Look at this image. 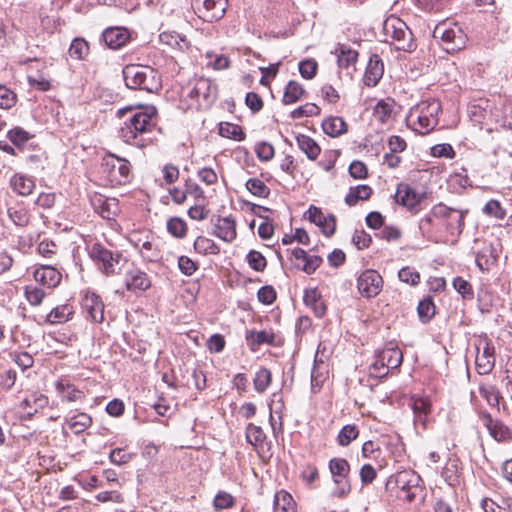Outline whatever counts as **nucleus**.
I'll return each instance as SVG.
<instances>
[{
    "label": "nucleus",
    "instance_id": "1",
    "mask_svg": "<svg viewBox=\"0 0 512 512\" xmlns=\"http://www.w3.org/2000/svg\"><path fill=\"white\" fill-rule=\"evenodd\" d=\"M155 114L153 107L138 109L124 121L118 132L119 137L127 144L146 147L153 141L151 134L156 126Z\"/></svg>",
    "mask_w": 512,
    "mask_h": 512
},
{
    "label": "nucleus",
    "instance_id": "2",
    "mask_svg": "<svg viewBox=\"0 0 512 512\" xmlns=\"http://www.w3.org/2000/svg\"><path fill=\"white\" fill-rule=\"evenodd\" d=\"M467 214L468 210L449 207L443 202L432 206V215L437 217L447 243L456 242L463 233Z\"/></svg>",
    "mask_w": 512,
    "mask_h": 512
},
{
    "label": "nucleus",
    "instance_id": "3",
    "mask_svg": "<svg viewBox=\"0 0 512 512\" xmlns=\"http://www.w3.org/2000/svg\"><path fill=\"white\" fill-rule=\"evenodd\" d=\"M123 77L129 89L144 90L149 93L161 88V79L156 70L150 66L131 64L123 69Z\"/></svg>",
    "mask_w": 512,
    "mask_h": 512
},
{
    "label": "nucleus",
    "instance_id": "4",
    "mask_svg": "<svg viewBox=\"0 0 512 512\" xmlns=\"http://www.w3.org/2000/svg\"><path fill=\"white\" fill-rule=\"evenodd\" d=\"M441 104L438 100L422 101L410 110L409 119L415 125V130L427 134L438 124V114Z\"/></svg>",
    "mask_w": 512,
    "mask_h": 512
},
{
    "label": "nucleus",
    "instance_id": "5",
    "mask_svg": "<svg viewBox=\"0 0 512 512\" xmlns=\"http://www.w3.org/2000/svg\"><path fill=\"white\" fill-rule=\"evenodd\" d=\"M385 42L394 43L398 50L411 51L415 48L412 32L406 23L396 16H389L383 23Z\"/></svg>",
    "mask_w": 512,
    "mask_h": 512
},
{
    "label": "nucleus",
    "instance_id": "6",
    "mask_svg": "<svg viewBox=\"0 0 512 512\" xmlns=\"http://www.w3.org/2000/svg\"><path fill=\"white\" fill-rule=\"evenodd\" d=\"M100 171L111 186L124 185L132 178L130 162L114 154L103 157Z\"/></svg>",
    "mask_w": 512,
    "mask_h": 512
},
{
    "label": "nucleus",
    "instance_id": "7",
    "mask_svg": "<svg viewBox=\"0 0 512 512\" xmlns=\"http://www.w3.org/2000/svg\"><path fill=\"white\" fill-rule=\"evenodd\" d=\"M433 36L441 40L443 49L448 53H454L464 48L467 40L461 27L450 22L437 24Z\"/></svg>",
    "mask_w": 512,
    "mask_h": 512
},
{
    "label": "nucleus",
    "instance_id": "8",
    "mask_svg": "<svg viewBox=\"0 0 512 512\" xmlns=\"http://www.w3.org/2000/svg\"><path fill=\"white\" fill-rule=\"evenodd\" d=\"M217 94L218 87L213 81L207 78H199L189 88L187 96L195 100L199 109H206L216 101Z\"/></svg>",
    "mask_w": 512,
    "mask_h": 512
},
{
    "label": "nucleus",
    "instance_id": "9",
    "mask_svg": "<svg viewBox=\"0 0 512 512\" xmlns=\"http://www.w3.org/2000/svg\"><path fill=\"white\" fill-rule=\"evenodd\" d=\"M329 470L335 484L333 495L338 498H345L351 491L348 475L350 465L344 458H332L329 461Z\"/></svg>",
    "mask_w": 512,
    "mask_h": 512
},
{
    "label": "nucleus",
    "instance_id": "10",
    "mask_svg": "<svg viewBox=\"0 0 512 512\" xmlns=\"http://www.w3.org/2000/svg\"><path fill=\"white\" fill-rule=\"evenodd\" d=\"M227 4V0H192L195 13L206 22H214L223 18Z\"/></svg>",
    "mask_w": 512,
    "mask_h": 512
},
{
    "label": "nucleus",
    "instance_id": "11",
    "mask_svg": "<svg viewBox=\"0 0 512 512\" xmlns=\"http://www.w3.org/2000/svg\"><path fill=\"white\" fill-rule=\"evenodd\" d=\"M475 364L480 375L489 374L495 366V348L488 338H480L475 343Z\"/></svg>",
    "mask_w": 512,
    "mask_h": 512
},
{
    "label": "nucleus",
    "instance_id": "12",
    "mask_svg": "<svg viewBox=\"0 0 512 512\" xmlns=\"http://www.w3.org/2000/svg\"><path fill=\"white\" fill-rule=\"evenodd\" d=\"M383 279L381 275L373 269L363 271L357 279V289L359 293L366 298L376 297L382 290Z\"/></svg>",
    "mask_w": 512,
    "mask_h": 512
},
{
    "label": "nucleus",
    "instance_id": "13",
    "mask_svg": "<svg viewBox=\"0 0 512 512\" xmlns=\"http://www.w3.org/2000/svg\"><path fill=\"white\" fill-rule=\"evenodd\" d=\"M89 254L93 260L101 264V268L106 275L116 272V267L121 259L119 253H113L101 244L95 243L91 247Z\"/></svg>",
    "mask_w": 512,
    "mask_h": 512
},
{
    "label": "nucleus",
    "instance_id": "14",
    "mask_svg": "<svg viewBox=\"0 0 512 512\" xmlns=\"http://www.w3.org/2000/svg\"><path fill=\"white\" fill-rule=\"evenodd\" d=\"M424 198L423 194L417 193L411 186L399 183L394 195L395 202L413 214L419 212V205Z\"/></svg>",
    "mask_w": 512,
    "mask_h": 512
},
{
    "label": "nucleus",
    "instance_id": "15",
    "mask_svg": "<svg viewBox=\"0 0 512 512\" xmlns=\"http://www.w3.org/2000/svg\"><path fill=\"white\" fill-rule=\"evenodd\" d=\"M418 227L422 236L429 241L434 243H447V239L443 235V229L440 227L437 217L432 215V208L419 220Z\"/></svg>",
    "mask_w": 512,
    "mask_h": 512
},
{
    "label": "nucleus",
    "instance_id": "16",
    "mask_svg": "<svg viewBox=\"0 0 512 512\" xmlns=\"http://www.w3.org/2000/svg\"><path fill=\"white\" fill-rule=\"evenodd\" d=\"M81 304L87 319H90L94 323H102L104 321V303L100 296L95 293L87 292Z\"/></svg>",
    "mask_w": 512,
    "mask_h": 512
},
{
    "label": "nucleus",
    "instance_id": "17",
    "mask_svg": "<svg viewBox=\"0 0 512 512\" xmlns=\"http://www.w3.org/2000/svg\"><path fill=\"white\" fill-rule=\"evenodd\" d=\"M307 213L308 219L319 226L326 236H331L335 233L336 218L334 215L325 216L322 210L315 206H310Z\"/></svg>",
    "mask_w": 512,
    "mask_h": 512
},
{
    "label": "nucleus",
    "instance_id": "18",
    "mask_svg": "<svg viewBox=\"0 0 512 512\" xmlns=\"http://www.w3.org/2000/svg\"><path fill=\"white\" fill-rule=\"evenodd\" d=\"M91 204L96 213L104 219H112L118 211V203L115 198H106L101 194H94L91 197Z\"/></svg>",
    "mask_w": 512,
    "mask_h": 512
},
{
    "label": "nucleus",
    "instance_id": "19",
    "mask_svg": "<svg viewBox=\"0 0 512 512\" xmlns=\"http://www.w3.org/2000/svg\"><path fill=\"white\" fill-rule=\"evenodd\" d=\"M34 278L46 288L53 289L59 285L62 275L54 267L43 265L35 270Z\"/></svg>",
    "mask_w": 512,
    "mask_h": 512
},
{
    "label": "nucleus",
    "instance_id": "20",
    "mask_svg": "<svg viewBox=\"0 0 512 512\" xmlns=\"http://www.w3.org/2000/svg\"><path fill=\"white\" fill-rule=\"evenodd\" d=\"M246 340L252 351H256L261 345L268 344L272 346H278L279 341L277 336L272 331H248L246 334Z\"/></svg>",
    "mask_w": 512,
    "mask_h": 512
},
{
    "label": "nucleus",
    "instance_id": "21",
    "mask_svg": "<svg viewBox=\"0 0 512 512\" xmlns=\"http://www.w3.org/2000/svg\"><path fill=\"white\" fill-rule=\"evenodd\" d=\"M9 185L13 192L19 196L30 195L36 187L34 178L23 173L13 174L9 180Z\"/></svg>",
    "mask_w": 512,
    "mask_h": 512
},
{
    "label": "nucleus",
    "instance_id": "22",
    "mask_svg": "<svg viewBox=\"0 0 512 512\" xmlns=\"http://www.w3.org/2000/svg\"><path fill=\"white\" fill-rule=\"evenodd\" d=\"M125 285L129 291H145L151 286V280L145 272L135 268L126 273Z\"/></svg>",
    "mask_w": 512,
    "mask_h": 512
},
{
    "label": "nucleus",
    "instance_id": "23",
    "mask_svg": "<svg viewBox=\"0 0 512 512\" xmlns=\"http://www.w3.org/2000/svg\"><path fill=\"white\" fill-rule=\"evenodd\" d=\"M214 226L215 235L223 241L231 242L236 238V222L233 217H218Z\"/></svg>",
    "mask_w": 512,
    "mask_h": 512
},
{
    "label": "nucleus",
    "instance_id": "24",
    "mask_svg": "<svg viewBox=\"0 0 512 512\" xmlns=\"http://www.w3.org/2000/svg\"><path fill=\"white\" fill-rule=\"evenodd\" d=\"M383 72L384 66L382 60L377 55L371 56L365 70L363 78L364 84L368 87L376 86L382 78Z\"/></svg>",
    "mask_w": 512,
    "mask_h": 512
},
{
    "label": "nucleus",
    "instance_id": "25",
    "mask_svg": "<svg viewBox=\"0 0 512 512\" xmlns=\"http://www.w3.org/2000/svg\"><path fill=\"white\" fill-rule=\"evenodd\" d=\"M395 483L401 492L405 490H422V479L418 473L413 470H403L395 475Z\"/></svg>",
    "mask_w": 512,
    "mask_h": 512
},
{
    "label": "nucleus",
    "instance_id": "26",
    "mask_svg": "<svg viewBox=\"0 0 512 512\" xmlns=\"http://www.w3.org/2000/svg\"><path fill=\"white\" fill-rule=\"evenodd\" d=\"M102 39L111 49L122 47L129 40V33L120 27H110L103 31Z\"/></svg>",
    "mask_w": 512,
    "mask_h": 512
},
{
    "label": "nucleus",
    "instance_id": "27",
    "mask_svg": "<svg viewBox=\"0 0 512 512\" xmlns=\"http://www.w3.org/2000/svg\"><path fill=\"white\" fill-rule=\"evenodd\" d=\"M337 63L339 68L347 70H355V65L358 58V52L351 49L349 46L340 44L336 48Z\"/></svg>",
    "mask_w": 512,
    "mask_h": 512
},
{
    "label": "nucleus",
    "instance_id": "28",
    "mask_svg": "<svg viewBox=\"0 0 512 512\" xmlns=\"http://www.w3.org/2000/svg\"><path fill=\"white\" fill-rule=\"evenodd\" d=\"M376 355L381 365H385L390 370L400 367L403 361L402 351L398 347H387Z\"/></svg>",
    "mask_w": 512,
    "mask_h": 512
},
{
    "label": "nucleus",
    "instance_id": "29",
    "mask_svg": "<svg viewBox=\"0 0 512 512\" xmlns=\"http://www.w3.org/2000/svg\"><path fill=\"white\" fill-rule=\"evenodd\" d=\"M7 214L9 219L19 227L27 226L31 219V214L23 202H17L8 207Z\"/></svg>",
    "mask_w": 512,
    "mask_h": 512
},
{
    "label": "nucleus",
    "instance_id": "30",
    "mask_svg": "<svg viewBox=\"0 0 512 512\" xmlns=\"http://www.w3.org/2000/svg\"><path fill=\"white\" fill-rule=\"evenodd\" d=\"M56 390L60 394L62 400L68 402L79 401L85 397L83 391L77 389L72 383L63 379L56 382Z\"/></svg>",
    "mask_w": 512,
    "mask_h": 512
},
{
    "label": "nucleus",
    "instance_id": "31",
    "mask_svg": "<svg viewBox=\"0 0 512 512\" xmlns=\"http://www.w3.org/2000/svg\"><path fill=\"white\" fill-rule=\"evenodd\" d=\"M246 440L258 453L263 451L265 445H267L266 434L263 429L252 423L248 424L246 427Z\"/></svg>",
    "mask_w": 512,
    "mask_h": 512
},
{
    "label": "nucleus",
    "instance_id": "32",
    "mask_svg": "<svg viewBox=\"0 0 512 512\" xmlns=\"http://www.w3.org/2000/svg\"><path fill=\"white\" fill-rule=\"evenodd\" d=\"M299 149L307 156L309 160H316L321 152L320 146L310 136L299 134L296 136Z\"/></svg>",
    "mask_w": 512,
    "mask_h": 512
},
{
    "label": "nucleus",
    "instance_id": "33",
    "mask_svg": "<svg viewBox=\"0 0 512 512\" xmlns=\"http://www.w3.org/2000/svg\"><path fill=\"white\" fill-rule=\"evenodd\" d=\"M304 303L311 307L317 317H322L326 312V306L321 300V294L317 288L306 289L303 297Z\"/></svg>",
    "mask_w": 512,
    "mask_h": 512
},
{
    "label": "nucleus",
    "instance_id": "34",
    "mask_svg": "<svg viewBox=\"0 0 512 512\" xmlns=\"http://www.w3.org/2000/svg\"><path fill=\"white\" fill-rule=\"evenodd\" d=\"M73 314V307L69 304H63L53 308L46 316L45 321L49 324H62L72 319Z\"/></svg>",
    "mask_w": 512,
    "mask_h": 512
},
{
    "label": "nucleus",
    "instance_id": "35",
    "mask_svg": "<svg viewBox=\"0 0 512 512\" xmlns=\"http://www.w3.org/2000/svg\"><path fill=\"white\" fill-rule=\"evenodd\" d=\"M274 512H297L296 503L287 491L276 492L273 503Z\"/></svg>",
    "mask_w": 512,
    "mask_h": 512
},
{
    "label": "nucleus",
    "instance_id": "36",
    "mask_svg": "<svg viewBox=\"0 0 512 512\" xmlns=\"http://www.w3.org/2000/svg\"><path fill=\"white\" fill-rule=\"evenodd\" d=\"M322 129L325 134L338 137L347 132V124L343 118L332 116L322 122Z\"/></svg>",
    "mask_w": 512,
    "mask_h": 512
},
{
    "label": "nucleus",
    "instance_id": "37",
    "mask_svg": "<svg viewBox=\"0 0 512 512\" xmlns=\"http://www.w3.org/2000/svg\"><path fill=\"white\" fill-rule=\"evenodd\" d=\"M327 372V365L322 360L318 361L317 357H315L311 371V390L313 393H316L321 389Z\"/></svg>",
    "mask_w": 512,
    "mask_h": 512
},
{
    "label": "nucleus",
    "instance_id": "38",
    "mask_svg": "<svg viewBox=\"0 0 512 512\" xmlns=\"http://www.w3.org/2000/svg\"><path fill=\"white\" fill-rule=\"evenodd\" d=\"M304 93L305 90L303 86L297 81L291 80L287 83L284 89L282 103L284 105L294 104L302 98Z\"/></svg>",
    "mask_w": 512,
    "mask_h": 512
},
{
    "label": "nucleus",
    "instance_id": "39",
    "mask_svg": "<svg viewBox=\"0 0 512 512\" xmlns=\"http://www.w3.org/2000/svg\"><path fill=\"white\" fill-rule=\"evenodd\" d=\"M372 194V188L368 185H358L351 187L345 197V202L349 206H354L359 200H367Z\"/></svg>",
    "mask_w": 512,
    "mask_h": 512
},
{
    "label": "nucleus",
    "instance_id": "40",
    "mask_svg": "<svg viewBox=\"0 0 512 512\" xmlns=\"http://www.w3.org/2000/svg\"><path fill=\"white\" fill-rule=\"evenodd\" d=\"M494 252V247L492 245H488L476 253L475 262L481 271H487L495 262L496 255H494Z\"/></svg>",
    "mask_w": 512,
    "mask_h": 512
},
{
    "label": "nucleus",
    "instance_id": "41",
    "mask_svg": "<svg viewBox=\"0 0 512 512\" xmlns=\"http://www.w3.org/2000/svg\"><path fill=\"white\" fill-rule=\"evenodd\" d=\"M47 405L48 397L43 394H32L21 402L23 409H33V411L27 412L29 417L33 416L38 409L44 408Z\"/></svg>",
    "mask_w": 512,
    "mask_h": 512
},
{
    "label": "nucleus",
    "instance_id": "42",
    "mask_svg": "<svg viewBox=\"0 0 512 512\" xmlns=\"http://www.w3.org/2000/svg\"><path fill=\"white\" fill-rule=\"evenodd\" d=\"M219 134L222 137L236 141H242L245 139V133L242 131V128L237 124L229 122H222L219 124Z\"/></svg>",
    "mask_w": 512,
    "mask_h": 512
},
{
    "label": "nucleus",
    "instance_id": "43",
    "mask_svg": "<svg viewBox=\"0 0 512 512\" xmlns=\"http://www.w3.org/2000/svg\"><path fill=\"white\" fill-rule=\"evenodd\" d=\"M272 381V374L267 368H260L253 379L254 389L258 393H264Z\"/></svg>",
    "mask_w": 512,
    "mask_h": 512
},
{
    "label": "nucleus",
    "instance_id": "44",
    "mask_svg": "<svg viewBox=\"0 0 512 512\" xmlns=\"http://www.w3.org/2000/svg\"><path fill=\"white\" fill-rule=\"evenodd\" d=\"M92 424V418L86 413H78L68 421L69 428L75 433L80 434Z\"/></svg>",
    "mask_w": 512,
    "mask_h": 512
},
{
    "label": "nucleus",
    "instance_id": "45",
    "mask_svg": "<svg viewBox=\"0 0 512 512\" xmlns=\"http://www.w3.org/2000/svg\"><path fill=\"white\" fill-rule=\"evenodd\" d=\"M71 58L83 60L89 53V45L83 38H75L68 50Z\"/></svg>",
    "mask_w": 512,
    "mask_h": 512
},
{
    "label": "nucleus",
    "instance_id": "46",
    "mask_svg": "<svg viewBox=\"0 0 512 512\" xmlns=\"http://www.w3.org/2000/svg\"><path fill=\"white\" fill-rule=\"evenodd\" d=\"M24 296L31 306H39L46 297V292L35 285H26Z\"/></svg>",
    "mask_w": 512,
    "mask_h": 512
},
{
    "label": "nucleus",
    "instance_id": "47",
    "mask_svg": "<svg viewBox=\"0 0 512 512\" xmlns=\"http://www.w3.org/2000/svg\"><path fill=\"white\" fill-rule=\"evenodd\" d=\"M247 190L254 196L267 198L270 195V189L265 183L258 178H250L245 184Z\"/></svg>",
    "mask_w": 512,
    "mask_h": 512
},
{
    "label": "nucleus",
    "instance_id": "48",
    "mask_svg": "<svg viewBox=\"0 0 512 512\" xmlns=\"http://www.w3.org/2000/svg\"><path fill=\"white\" fill-rule=\"evenodd\" d=\"M167 231L175 238H184L187 234L186 222L179 217H171L167 221Z\"/></svg>",
    "mask_w": 512,
    "mask_h": 512
},
{
    "label": "nucleus",
    "instance_id": "49",
    "mask_svg": "<svg viewBox=\"0 0 512 512\" xmlns=\"http://www.w3.org/2000/svg\"><path fill=\"white\" fill-rule=\"evenodd\" d=\"M435 305L430 297L421 300L417 307V312L420 320L426 323L431 320L435 315Z\"/></svg>",
    "mask_w": 512,
    "mask_h": 512
},
{
    "label": "nucleus",
    "instance_id": "50",
    "mask_svg": "<svg viewBox=\"0 0 512 512\" xmlns=\"http://www.w3.org/2000/svg\"><path fill=\"white\" fill-rule=\"evenodd\" d=\"M479 393L490 406L498 407L501 394L500 391L495 386L480 385Z\"/></svg>",
    "mask_w": 512,
    "mask_h": 512
},
{
    "label": "nucleus",
    "instance_id": "51",
    "mask_svg": "<svg viewBox=\"0 0 512 512\" xmlns=\"http://www.w3.org/2000/svg\"><path fill=\"white\" fill-rule=\"evenodd\" d=\"M359 435V429L356 425H345L340 430L337 440L340 446H348Z\"/></svg>",
    "mask_w": 512,
    "mask_h": 512
},
{
    "label": "nucleus",
    "instance_id": "52",
    "mask_svg": "<svg viewBox=\"0 0 512 512\" xmlns=\"http://www.w3.org/2000/svg\"><path fill=\"white\" fill-rule=\"evenodd\" d=\"M394 111L393 103L381 100L374 108V115L382 123H386L391 118Z\"/></svg>",
    "mask_w": 512,
    "mask_h": 512
},
{
    "label": "nucleus",
    "instance_id": "53",
    "mask_svg": "<svg viewBox=\"0 0 512 512\" xmlns=\"http://www.w3.org/2000/svg\"><path fill=\"white\" fill-rule=\"evenodd\" d=\"M482 211L485 215L498 220H503L506 217V210L501 206L499 201L494 199L488 201Z\"/></svg>",
    "mask_w": 512,
    "mask_h": 512
},
{
    "label": "nucleus",
    "instance_id": "54",
    "mask_svg": "<svg viewBox=\"0 0 512 512\" xmlns=\"http://www.w3.org/2000/svg\"><path fill=\"white\" fill-rule=\"evenodd\" d=\"M159 38L162 43L167 44L172 48L183 50L187 47V42L185 39L175 32H163L160 34Z\"/></svg>",
    "mask_w": 512,
    "mask_h": 512
},
{
    "label": "nucleus",
    "instance_id": "55",
    "mask_svg": "<svg viewBox=\"0 0 512 512\" xmlns=\"http://www.w3.org/2000/svg\"><path fill=\"white\" fill-rule=\"evenodd\" d=\"M246 260L253 270L257 272H263L267 266L266 258L256 250H251L246 256Z\"/></svg>",
    "mask_w": 512,
    "mask_h": 512
},
{
    "label": "nucleus",
    "instance_id": "56",
    "mask_svg": "<svg viewBox=\"0 0 512 512\" xmlns=\"http://www.w3.org/2000/svg\"><path fill=\"white\" fill-rule=\"evenodd\" d=\"M142 257L150 262L158 261L161 258L160 250L150 241H145L139 247Z\"/></svg>",
    "mask_w": 512,
    "mask_h": 512
},
{
    "label": "nucleus",
    "instance_id": "57",
    "mask_svg": "<svg viewBox=\"0 0 512 512\" xmlns=\"http://www.w3.org/2000/svg\"><path fill=\"white\" fill-rule=\"evenodd\" d=\"M320 114V108L314 103H306L299 106L290 113L292 119H299L302 117H310Z\"/></svg>",
    "mask_w": 512,
    "mask_h": 512
},
{
    "label": "nucleus",
    "instance_id": "58",
    "mask_svg": "<svg viewBox=\"0 0 512 512\" xmlns=\"http://www.w3.org/2000/svg\"><path fill=\"white\" fill-rule=\"evenodd\" d=\"M17 95L5 85H0V108L10 109L16 104Z\"/></svg>",
    "mask_w": 512,
    "mask_h": 512
},
{
    "label": "nucleus",
    "instance_id": "59",
    "mask_svg": "<svg viewBox=\"0 0 512 512\" xmlns=\"http://www.w3.org/2000/svg\"><path fill=\"white\" fill-rule=\"evenodd\" d=\"M454 289L462 295L463 299L471 300L474 297L471 284L462 277H456L453 280Z\"/></svg>",
    "mask_w": 512,
    "mask_h": 512
},
{
    "label": "nucleus",
    "instance_id": "60",
    "mask_svg": "<svg viewBox=\"0 0 512 512\" xmlns=\"http://www.w3.org/2000/svg\"><path fill=\"white\" fill-rule=\"evenodd\" d=\"M234 497L225 492L219 491L213 500V506L216 510L228 509L234 505Z\"/></svg>",
    "mask_w": 512,
    "mask_h": 512
},
{
    "label": "nucleus",
    "instance_id": "61",
    "mask_svg": "<svg viewBox=\"0 0 512 512\" xmlns=\"http://www.w3.org/2000/svg\"><path fill=\"white\" fill-rule=\"evenodd\" d=\"M194 248L197 252L201 254H214L216 253L217 247L215 243L206 237L199 236L194 241Z\"/></svg>",
    "mask_w": 512,
    "mask_h": 512
},
{
    "label": "nucleus",
    "instance_id": "62",
    "mask_svg": "<svg viewBox=\"0 0 512 512\" xmlns=\"http://www.w3.org/2000/svg\"><path fill=\"white\" fill-rule=\"evenodd\" d=\"M7 137L18 147L23 146L30 139L29 133L20 127H15L9 130Z\"/></svg>",
    "mask_w": 512,
    "mask_h": 512
},
{
    "label": "nucleus",
    "instance_id": "63",
    "mask_svg": "<svg viewBox=\"0 0 512 512\" xmlns=\"http://www.w3.org/2000/svg\"><path fill=\"white\" fill-rule=\"evenodd\" d=\"M318 64L314 59H306L299 63V72L305 79H312L316 75Z\"/></svg>",
    "mask_w": 512,
    "mask_h": 512
},
{
    "label": "nucleus",
    "instance_id": "64",
    "mask_svg": "<svg viewBox=\"0 0 512 512\" xmlns=\"http://www.w3.org/2000/svg\"><path fill=\"white\" fill-rule=\"evenodd\" d=\"M255 152L259 160L269 161L274 157L275 150L272 144L268 142H260L256 144Z\"/></svg>",
    "mask_w": 512,
    "mask_h": 512
}]
</instances>
